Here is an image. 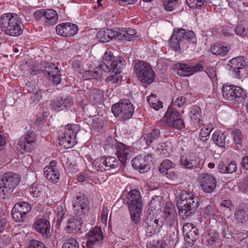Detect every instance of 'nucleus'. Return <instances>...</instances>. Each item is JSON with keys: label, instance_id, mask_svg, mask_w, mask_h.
Returning a JSON list of instances; mask_svg holds the SVG:
<instances>
[{"label": "nucleus", "instance_id": "1", "mask_svg": "<svg viewBox=\"0 0 248 248\" xmlns=\"http://www.w3.org/2000/svg\"><path fill=\"white\" fill-rule=\"evenodd\" d=\"M0 27L7 35L17 37L23 30L21 19L16 14L6 13L0 17Z\"/></svg>", "mask_w": 248, "mask_h": 248}, {"label": "nucleus", "instance_id": "2", "mask_svg": "<svg viewBox=\"0 0 248 248\" xmlns=\"http://www.w3.org/2000/svg\"><path fill=\"white\" fill-rule=\"evenodd\" d=\"M199 198L193 192L184 190L181 192L177 201L179 214L183 217H188L198 208Z\"/></svg>", "mask_w": 248, "mask_h": 248}, {"label": "nucleus", "instance_id": "3", "mask_svg": "<svg viewBox=\"0 0 248 248\" xmlns=\"http://www.w3.org/2000/svg\"><path fill=\"white\" fill-rule=\"evenodd\" d=\"M128 205L131 218L135 224H138L141 219L142 202L140 192L136 189L131 190L124 199Z\"/></svg>", "mask_w": 248, "mask_h": 248}, {"label": "nucleus", "instance_id": "4", "mask_svg": "<svg viewBox=\"0 0 248 248\" xmlns=\"http://www.w3.org/2000/svg\"><path fill=\"white\" fill-rule=\"evenodd\" d=\"M184 39L194 46L197 43V39L194 31L182 28H177L174 29L173 34L170 39V46L175 51L180 50L181 44Z\"/></svg>", "mask_w": 248, "mask_h": 248}, {"label": "nucleus", "instance_id": "5", "mask_svg": "<svg viewBox=\"0 0 248 248\" xmlns=\"http://www.w3.org/2000/svg\"><path fill=\"white\" fill-rule=\"evenodd\" d=\"M31 74L34 75L38 74L41 71H44L45 76L50 80L52 79L56 85L59 84L61 81L59 68L54 64L34 62L31 65Z\"/></svg>", "mask_w": 248, "mask_h": 248}, {"label": "nucleus", "instance_id": "6", "mask_svg": "<svg viewBox=\"0 0 248 248\" xmlns=\"http://www.w3.org/2000/svg\"><path fill=\"white\" fill-rule=\"evenodd\" d=\"M36 21L43 26L48 27L56 24L59 16L57 12L52 9H40L34 12Z\"/></svg>", "mask_w": 248, "mask_h": 248}, {"label": "nucleus", "instance_id": "7", "mask_svg": "<svg viewBox=\"0 0 248 248\" xmlns=\"http://www.w3.org/2000/svg\"><path fill=\"white\" fill-rule=\"evenodd\" d=\"M111 110L115 117H118L119 119L125 121L132 116L134 108L129 100L122 99L119 103L112 106Z\"/></svg>", "mask_w": 248, "mask_h": 248}, {"label": "nucleus", "instance_id": "8", "mask_svg": "<svg viewBox=\"0 0 248 248\" xmlns=\"http://www.w3.org/2000/svg\"><path fill=\"white\" fill-rule=\"evenodd\" d=\"M78 130V125L67 124L63 133L59 138L61 145L65 148H71L74 146L77 143L76 134Z\"/></svg>", "mask_w": 248, "mask_h": 248}, {"label": "nucleus", "instance_id": "9", "mask_svg": "<svg viewBox=\"0 0 248 248\" xmlns=\"http://www.w3.org/2000/svg\"><path fill=\"white\" fill-rule=\"evenodd\" d=\"M36 134L31 131H27L19 139L16 148L18 152L23 154L24 152H31L36 148Z\"/></svg>", "mask_w": 248, "mask_h": 248}, {"label": "nucleus", "instance_id": "10", "mask_svg": "<svg viewBox=\"0 0 248 248\" xmlns=\"http://www.w3.org/2000/svg\"><path fill=\"white\" fill-rule=\"evenodd\" d=\"M20 176L12 172L5 173L0 177V194L12 192L20 182Z\"/></svg>", "mask_w": 248, "mask_h": 248}, {"label": "nucleus", "instance_id": "11", "mask_svg": "<svg viewBox=\"0 0 248 248\" xmlns=\"http://www.w3.org/2000/svg\"><path fill=\"white\" fill-rule=\"evenodd\" d=\"M137 76L143 83L150 84L153 82L155 78V74L152 66L148 63L144 62H139L135 66Z\"/></svg>", "mask_w": 248, "mask_h": 248}, {"label": "nucleus", "instance_id": "12", "mask_svg": "<svg viewBox=\"0 0 248 248\" xmlns=\"http://www.w3.org/2000/svg\"><path fill=\"white\" fill-rule=\"evenodd\" d=\"M180 116V114L178 110L170 106L163 120L170 127L181 130L185 127V124L183 120L179 118Z\"/></svg>", "mask_w": 248, "mask_h": 248}, {"label": "nucleus", "instance_id": "13", "mask_svg": "<svg viewBox=\"0 0 248 248\" xmlns=\"http://www.w3.org/2000/svg\"><path fill=\"white\" fill-rule=\"evenodd\" d=\"M89 202L83 194L79 193L73 201L74 213L78 216L85 215L89 211Z\"/></svg>", "mask_w": 248, "mask_h": 248}, {"label": "nucleus", "instance_id": "14", "mask_svg": "<svg viewBox=\"0 0 248 248\" xmlns=\"http://www.w3.org/2000/svg\"><path fill=\"white\" fill-rule=\"evenodd\" d=\"M93 164L97 170H109L118 167L119 162L114 156L102 157L95 159Z\"/></svg>", "mask_w": 248, "mask_h": 248}, {"label": "nucleus", "instance_id": "15", "mask_svg": "<svg viewBox=\"0 0 248 248\" xmlns=\"http://www.w3.org/2000/svg\"><path fill=\"white\" fill-rule=\"evenodd\" d=\"M86 245L88 248H94L99 246L103 242V235L100 227H95L87 234Z\"/></svg>", "mask_w": 248, "mask_h": 248}, {"label": "nucleus", "instance_id": "16", "mask_svg": "<svg viewBox=\"0 0 248 248\" xmlns=\"http://www.w3.org/2000/svg\"><path fill=\"white\" fill-rule=\"evenodd\" d=\"M144 222L146 232L147 233H149V235H152L158 232L163 225L162 220H159L156 217H155L153 214L150 212Z\"/></svg>", "mask_w": 248, "mask_h": 248}, {"label": "nucleus", "instance_id": "17", "mask_svg": "<svg viewBox=\"0 0 248 248\" xmlns=\"http://www.w3.org/2000/svg\"><path fill=\"white\" fill-rule=\"evenodd\" d=\"M199 180L202 190L205 193H211L216 187V179L212 175L206 173H201Z\"/></svg>", "mask_w": 248, "mask_h": 248}, {"label": "nucleus", "instance_id": "18", "mask_svg": "<svg viewBox=\"0 0 248 248\" xmlns=\"http://www.w3.org/2000/svg\"><path fill=\"white\" fill-rule=\"evenodd\" d=\"M229 63L231 68L237 78H240L241 75H244L245 70L248 71V66L247 65L245 67L246 62L244 57H237L233 58L230 61Z\"/></svg>", "mask_w": 248, "mask_h": 248}, {"label": "nucleus", "instance_id": "19", "mask_svg": "<svg viewBox=\"0 0 248 248\" xmlns=\"http://www.w3.org/2000/svg\"><path fill=\"white\" fill-rule=\"evenodd\" d=\"M58 35L63 37H68L77 33L78 28L76 24L70 23H62L58 24L56 27Z\"/></svg>", "mask_w": 248, "mask_h": 248}, {"label": "nucleus", "instance_id": "20", "mask_svg": "<svg viewBox=\"0 0 248 248\" xmlns=\"http://www.w3.org/2000/svg\"><path fill=\"white\" fill-rule=\"evenodd\" d=\"M175 67L177 69V74L183 77L189 76L195 72L203 70L202 65L200 63H197L194 66L190 67L186 64L178 63L175 65Z\"/></svg>", "mask_w": 248, "mask_h": 248}, {"label": "nucleus", "instance_id": "21", "mask_svg": "<svg viewBox=\"0 0 248 248\" xmlns=\"http://www.w3.org/2000/svg\"><path fill=\"white\" fill-rule=\"evenodd\" d=\"M136 31L133 28L118 29L116 30V38L123 41L134 40L137 37Z\"/></svg>", "mask_w": 248, "mask_h": 248}, {"label": "nucleus", "instance_id": "22", "mask_svg": "<svg viewBox=\"0 0 248 248\" xmlns=\"http://www.w3.org/2000/svg\"><path fill=\"white\" fill-rule=\"evenodd\" d=\"M50 225L49 222L46 219L37 218L34 223V228L42 235L47 237L49 234Z\"/></svg>", "mask_w": 248, "mask_h": 248}, {"label": "nucleus", "instance_id": "23", "mask_svg": "<svg viewBox=\"0 0 248 248\" xmlns=\"http://www.w3.org/2000/svg\"><path fill=\"white\" fill-rule=\"evenodd\" d=\"M116 154L119 160L124 165L132 156L131 149L122 143L116 145Z\"/></svg>", "mask_w": 248, "mask_h": 248}, {"label": "nucleus", "instance_id": "24", "mask_svg": "<svg viewBox=\"0 0 248 248\" xmlns=\"http://www.w3.org/2000/svg\"><path fill=\"white\" fill-rule=\"evenodd\" d=\"M149 156H137L132 161V166L135 169L139 170L140 173H144L149 168Z\"/></svg>", "mask_w": 248, "mask_h": 248}, {"label": "nucleus", "instance_id": "25", "mask_svg": "<svg viewBox=\"0 0 248 248\" xmlns=\"http://www.w3.org/2000/svg\"><path fill=\"white\" fill-rule=\"evenodd\" d=\"M181 164L186 168H196L199 163L200 159L194 154L183 155L180 160Z\"/></svg>", "mask_w": 248, "mask_h": 248}, {"label": "nucleus", "instance_id": "26", "mask_svg": "<svg viewBox=\"0 0 248 248\" xmlns=\"http://www.w3.org/2000/svg\"><path fill=\"white\" fill-rule=\"evenodd\" d=\"M72 103L73 100L70 97L61 99H56L51 101L50 107L52 110L59 111L64 108L70 107Z\"/></svg>", "mask_w": 248, "mask_h": 248}, {"label": "nucleus", "instance_id": "27", "mask_svg": "<svg viewBox=\"0 0 248 248\" xmlns=\"http://www.w3.org/2000/svg\"><path fill=\"white\" fill-rule=\"evenodd\" d=\"M183 232L184 235L192 242L195 241L198 237V230L192 223L185 224Z\"/></svg>", "mask_w": 248, "mask_h": 248}, {"label": "nucleus", "instance_id": "28", "mask_svg": "<svg viewBox=\"0 0 248 248\" xmlns=\"http://www.w3.org/2000/svg\"><path fill=\"white\" fill-rule=\"evenodd\" d=\"M175 219V211L171 203H167L164 210V221L168 225H173Z\"/></svg>", "mask_w": 248, "mask_h": 248}, {"label": "nucleus", "instance_id": "29", "mask_svg": "<svg viewBox=\"0 0 248 248\" xmlns=\"http://www.w3.org/2000/svg\"><path fill=\"white\" fill-rule=\"evenodd\" d=\"M98 41L102 43H105L111 40L113 38L117 39L116 31L107 29L100 31L97 33Z\"/></svg>", "mask_w": 248, "mask_h": 248}, {"label": "nucleus", "instance_id": "30", "mask_svg": "<svg viewBox=\"0 0 248 248\" xmlns=\"http://www.w3.org/2000/svg\"><path fill=\"white\" fill-rule=\"evenodd\" d=\"M28 87H30L31 103L35 104H38L42 99V90H40L37 86H33L31 82L27 83Z\"/></svg>", "mask_w": 248, "mask_h": 248}, {"label": "nucleus", "instance_id": "31", "mask_svg": "<svg viewBox=\"0 0 248 248\" xmlns=\"http://www.w3.org/2000/svg\"><path fill=\"white\" fill-rule=\"evenodd\" d=\"M81 226L82 222L80 219L72 217L67 221L66 230L68 233H74L78 231Z\"/></svg>", "mask_w": 248, "mask_h": 248}, {"label": "nucleus", "instance_id": "32", "mask_svg": "<svg viewBox=\"0 0 248 248\" xmlns=\"http://www.w3.org/2000/svg\"><path fill=\"white\" fill-rule=\"evenodd\" d=\"M114 59L112 52L107 50L102 56V62H100L98 66L104 71H108L109 69V64Z\"/></svg>", "mask_w": 248, "mask_h": 248}, {"label": "nucleus", "instance_id": "33", "mask_svg": "<svg viewBox=\"0 0 248 248\" xmlns=\"http://www.w3.org/2000/svg\"><path fill=\"white\" fill-rule=\"evenodd\" d=\"M44 173L46 178L50 182L56 183L59 181L60 174L58 170H55L50 168H45Z\"/></svg>", "mask_w": 248, "mask_h": 248}, {"label": "nucleus", "instance_id": "34", "mask_svg": "<svg viewBox=\"0 0 248 248\" xmlns=\"http://www.w3.org/2000/svg\"><path fill=\"white\" fill-rule=\"evenodd\" d=\"M160 134V130L155 127L150 132L144 134L143 137V140L145 141L147 145H149L155 140L159 138Z\"/></svg>", "mask_w": 248, "mask_h": 248}, {"label": "nucleus", "instance_id": "35", "mask_svg": "<svg viewBox=\"0 0 248 248\" xmlns=\"http://www.w3.org/2000/svg\"><path fill=\"white\" fill-rule=\"evenodd\" d=\"M229 51L228 46L224 44H215L211 48V51L213 54L221 56L226 55Z\"/></svg>", "mask_w": 248, "mask_h": 248}, {"label": "nucleus", "instance_id": "36", "mask_svg": "<svg viewBox=\"0 0 248 248\" xmlns=\"http://www.w3.org/2000/svg\"><path fill=\"white\" fill-rule=\"evenodd\" d=\"M125 62L122 58L114 60L109 64V69L107 72L112 71L113 72L120 73L121 70L125 65Z\"/></svg>", "mask_w": 248, "mask_h": 248}, {"label": "nucleus", "instance_id": "37", "mask_svg": "<svg viewBox=\"0 0 248 248\" xmlns=\"http://www.w3.org/2000/svg\"><path fill=\"white\" fill-rule=\"evenodd\" d=\"M189 115L194 123L201 124L202 111L198 106L195 105L191 107Z\"/></svg>", "mask_w": 248, "mask_h": 248}, {"label": "nucleus", "instance_id": "38", "mask_svg": "<svg viewBox=\"0 0 248 248\" xmlns=\"http://www.w3.org/2000/svg\"><path fill=\"white\" fill-rule=\"evenodd\" d=\"M89 99L93 103L101 102L103 98V92L101 90L93 89L88 93Z\"/></svg>", "mask_w": 248, "mask_h": 248}, {"label": "nucleus", "instance_id": "39", "mask_svg": "<svg viewBox=\"0 0 248 248\" xmlns=\"http://www.w3.org/2000/svg\"><path fill=\"white\" fill-rule=\"evenodd\" d=\"M101 69L98 66L96 67L93 71H86L82 72L83 78L85 80H89L91 79H98L101 77L102 72Z\"/></svg>", "mask_w": 248, "mask_h": 248}, {"label": "nucleus", "instance_id": "40", "mask_svg": "<svg viewBox=\"0 0 248 248\" xmlns=\"http://www.w3.org/2000/svg\"><path fill=\"white\" fill-rule=\"evenodd\" d=\"M45 187L42 184H33L30 186V193L34 198L40 197L43 195Z\"/></svg>", "mask_w": 248, "mask_h": 248}, {"label": "nucleus", "instance_id": "41", "mask_svg": "<svg viewBox=\"0 0 248 248\" xmlns=\"http://www.w3.org/2000/svg\"><path fill=\"white\" fill-rule=\"evenodd\" d=\"M214 143L219 147H223L225 143L226 136L220 131H215L212 137Z\"/></svg>", "mask_w": 248, "mask_h": 248}, {"label": "nucleus", "instance_id": "42", "mask_svg": "<svg viewBox=\"0 0 248 248\" xmlns=\"http://www.w3.org/2000/svg\"><path fill=\"white\" fill-rule=\"evenodd\" d=\"M232 87L233 85H224L222 88V93L223 97L228 101H233L232 93L233 92Z\"/></svg>", "mask_w": 248, "mask_h": 248}, {"label": "nucleus", "instance_id": "43", "mask_svg": "<svg viewBox=\"0 0 248 248\" xmlns=\"http://www.w3.org/2000/svg\"><path fill=\"white\" fill-rule=\"evenodd\" d=\"M236 89H237L236 90V93H235V96H234V97H233L234 98H233V101L238 103H244L247 97L246 92L238 86H237V88Z\"/></svg>", "mask_w": 248, "mask_h": 248}, {"label": "nucleus", "instance_id": "44", "mask_svg": "<svg viewBox=\"0 0 248 248\" xmlns=\"http://www.w3.org/2000/svg\"><path fill=\"white\" fill-rule=\"evenodd\" d=\"M175 165L174 163L169 159L164 160L159 166V171L162 174L171 170L175 167Z\"/></svg>", "mask_w": 248, "mask_h": 248}, {"label": "nucleus", "instance_id": "45", "mask_svg": "<svg viewBox=\"0 0 248 248\" xmlns=\"http://www.w3.org/2000/svg\"><path fill=\"white\" fill-rule=\"evenodd\" d=\"M156 97L155 94H151L147 97V100L153 108L157 110L163 107V103L161 101H158Z\"/></svg>", "mask_w": 248, "mask_h": 248}, {"label": "nucleus", "instance_id": "46", "mask_svg": "<svg viewBox=\"0 0 248 248\" xmlns=\"http://www.w3.org/2000/svg\"><path fill=\"white\" fill-rule=\"evenodd\" d=\"M14 207L25 216L31 210V205L26 202L17 203Z\"/></svg>", "mask_w": 248, "mask_h": 248}, {"label": "nucleus", "instance_id": "47", "mask_svg": "<svg viewBox=\"0 0 248 248\" xmlns=\"http://www.w3.org/2000/svg\"><path fill=\"white\" fill-rule=\"evenodd\" d=\"M231 136L232 138L234 143L235 144L240 145L243 141V135L240 130L235 129L231 132Z\"/></svg>", "mask_w": 248, "mask_h": 248}, {"label": "nucleus", "instance_id": "48", "mask_svg": "<svg viewBox=\"0 0 248 248\" xmlns=\"http://www.w3.org/2000/svg\"><path fill=\"white\" fill-rule=\"evenodd\" d=\"M114 73L107 77L106 78V82L108 84H115L120 83L122 77L119 75V73L114 72Z\"/></svg>", "mask_w": 248, "mask_h": 248}, {"label": "nucleus", "instance_id": "49", "mask_svg": "<svg viewBox=\"0 0 248 248\" xmlns=\"http://www.w3.org/2000/svg\"><path fill=\"white\" fill-rule=\"evenodd\" d=\"M158 154L163 157H166L170 155V148L168 147L167 143H161L158 145L157 148Z\"/></svg>", "mask_w": 248, "mask_h": 248}, {"label": "nucleus", "instance_id": "50", "mask_svg": "<svg viewBox=\"0 0 248 248\" xmlns=\"http://www.w3.org/2000/svg\"><path fill=\"white\" fill-rule=\"evenodd\" d=\"M235 217L238 221L244 223L247 221L248 216L244 210L238 208L235 213Z\"/></svg>", "mask_w": 248, "mask_h": 248}, {"label": "nucleus", "instance_id": "51", "mask_svg": "<svg viewBox=\"0 0 248 248\" xmlns=\"http://www.w3.org/2000/svg\"><path fill=\"white\" fill-rule=\"evenodd\" d=\"M215 209L212 205H208L203 208L201 211V215L204 217H210L215 213Z\"/></svg>", "mask_w": 248, "mask_h": 248}, {"label": "nucleus", "instance_id": "52", "mask_svg": "<svg viewBox=\"0 0 248 248\" xmlns=\"http://www.w3.org/2000/svg\"><path fill=\"white\" fill-rule=\"evenodd\" d=\"M11 214L13 219L16 222H21L24 220L26 217L24 214L19 212V211L15 209L14 207L12 210Z\"/></svg>", "mask_w": 248, "mask_h": 248}, {"label": "nucleus", "instance_id": "53", "mask_svg": "<svg viewBox=\"0 0 248 248\" xmlns=\"http://www.w3.org/2000/svg\"><path fill=\"white\" fill-rule=\"evenodd\" d=\"M161 198L159 197H155L152 199L150 202V207L155 211H158L161 209L162 203Z\"/></svg>", "mask_w": 248, "mask_h": 248}, {"label": "nucleus", "instance_id": "54", "mask_svg": "<svg viewBox=\"0 0 248 248\" xmlns=\"http://www.w3.org/2000/svg\"><path fill=\"white\" fill-rule=\"evenodd\" d=\"M150 245H152V248H165L168 245V241L164 238L160 240H154Z\"/></svg>", "mask_w": 248, "mask_h": 248}, {"label": "nucleus", "instance_id": "55", "mask_svg": "<svg viewBox=\"0 0 248 248\" xmlns=\"http://www.w3.org/2000/svg\"><path fill=\"white\" fill-rule=\"evenodd\" d=\"M62 248H79V245L75 239L70 238L64 243Z\"/></svg>", "mask_w": 248, "mask_h": 248}, {"label": "nucleus", "instance_id": "56", "mask_svg": "<svg viewBox=\"0 0 248 248\" xmlns=\"http://www.w3.org/2000/svg\"><path fill=\"white\" fill-rule=\"evenodd\" d=\"M235 32L240 37L246 36L248 32V29L242 24H238L235 29Z\"/></svg>", "mask_w": 248, "mask_h": 248}, {"label": "nucleus", "instance_id": "57", "mask_svg": "<svg viewBox=\"0 0 248 248\" xmlns=\"http://www.w3.org/2000/svg\"><path fill=\"white\" fill-rule=\"evenodd\" d=\"M187 5L192 8L201 7L205 2V0H186Z\"/></svg>", "mask_w": 248, "mask_h": 248}, {"label": "nucleus", "instance_id": "58", "mask_svg": "<svg viewBox=\"0 0 248 248\" xmlns=\"http://www.w3.org/2000/svg\"><path fill=\"white\" fill-rule=\"evenodd\" d=\"M211 129L209 130L207 128H203L201 129L199 133V138L202 141H205L209 137V134L211 131Z\"/></svg>", "mask_w": 248, "mask_h": 248}, {"label": "nucleus", "instance_id": "59", "mask_svg": "<svg viewBox=\"0 0 248 248\" xmlns=\"http://www.w3.org/2000/svg\"><path fill=\"white\" fill-rule=\"evenodd\" d=\"M178 0H165L164 7L168 11H172L176 6V1Z\"/></svg>", "mask_w": 248, "mask_h": 248}, {"label": "nucleus", "instance_id": "60", "mask_svg": "<svg viewBox=\"0 0 248 248\" xmlns=\"http://www.w3.org/2000/svg\"><path fill=\"white\" fill-rule=\"evenodd\" d=\"M26 248H47L41 242L32 240L31 241L29 246Z\"/></svg>", "mask_w": 248, "mask_h": 248}, {"label": "nucleus", "instance_id": "61", "mask_svg": "<svg viewBox=\"0 0 248 248\" xmlns=\"http://www.w3.org/2000/svg\"><path fill=\"white\" fill-rule=\"evenodd\" d=\"M56 212L57 213V221L59 223H60L65 215V211L62 206H59L57 208Z\"/></svg>", "mask_w": 248, "mask_h": 248}, {"label": "nucleus", "instance_id": "62", "mask_svg": "<svg viewBox=\"0 0 248 248\" xmlns=\"http://www.w3.org/2000/svg\"><path fill=\"white\" fill-rule=\"evenodd\" d=\"M163 174L165 175L169 179L172 180H176L178 177V173L177 171L171 170H170Z\"/></svg>", "mask_w": 248, "mask_h": 248}, {"label": "nucleus", "instance_id": "63", "mask_svg": "<svg viewBox=\"0 0 248 248\" xmlns=\"http://www.w3.org/2000/svg\"><path fill=\"white\" fill-rule=\"evenodd\" d=\"M226 173H232L234 172L237 170V165L235 162H231L228 165L226 166Z\"/></svg>", "mask_w": 248, "mask_h": 248}, {"label": "nucleus", "instance_id": "64", "mask_svg": "<svg viewBox=\"0 0 248 248\" xmlns=\"http://www.w3.org/2000/svg\"><path fill=\"white\" fill-rule=\"evenodd\" d=\"M108 209L106 206H104L102 209V212L101 215V220L102 222L106 224L107 223L108 217Z\"/></svg>", "mask_w": 248, "mask_h": 248}]
</instances>
